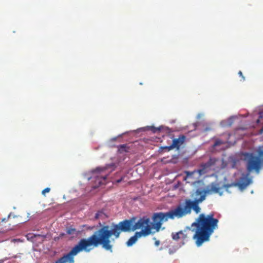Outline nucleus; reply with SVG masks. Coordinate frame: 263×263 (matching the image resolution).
Here are the masks:
<instances>
[{
    "instance_id": "nucleus-1",
    "label": "nucleus",
    "mask_w": 263,
    "mask_h": 263,
    "mask_svg": "<svg viewBox=\"0 0 263 263\" xmlns=\"http://www.w3.org/2000/svg\"><path fill=\"white\" fill-rule=\"evenodd\" d=\"M134 220H137L136 217L123 220L118 223L112 222L110 226H104L88 238L81 239L90 251L101 245L103 249L112 253L115 239L120 237L121 232L135 231L133 229Z\"/></svg>"
},
{
    "instance_id": "nucleus-2",
    "label": "nucleus",
    "mask_w": 263,
    "mask_h": 263,
    "mask_svg": "<svg viewBox=\"0 0 263 263\" xmlns=\"http://www.w3.org/2000/svg\"><path fill=\"white\" fill-rule=\"evenodd\" d=\"M257 152V156L250 153H246L244 154L247 173L246 174H242L238 182L224 184L222 187L226 191L229 192L228 189L232 186H238L240 191H243L252 183V178L249 177L250 173L255 171L258 174L261 168L263 167V146L259 147Z\"/></svg>"
},
{
    "instance_id": "nucleus-3",
    "label": "nucleus",
    "mask_w": 263,
    "mask_h": 263,
    "mask_svg": "<svg viewBox=\"0 0 263 263\" xmlns=\"http://www.w3.org/2000/svg\"><path fill=\"white\" fill-rule=\"evenodd\" d=\"M218 220L214 218L213 214H210L206 216L204 214L199 215L196 221L193 222L192 227H196V229H193L195 233L193 238L196 240L197 247H200L205 241H208L210 237L214 230L218 228Z\"/></svg>"
},
{
    "instance_id": "nucleus-4",
    "label": "nucleus",
    "mask_w": 263,
    "mask_h": 263,
    "mask_svg": "<svg viewBox=\"0 0 263 263\" xmlns=\"http://www.w3.org/2000/svg\"><path fill=\"white\" fill-rule=\"evenodd\" d=\"M192 196L194 198V200L185 199L182 204H179L176 207L178 218L190 214L192 209L196 214L200 212L199 204L205 200V193H203L202 189L199 188L196 190Z\"/></svg>"
},
{
    "instance_id": "nucleus-5",
    "label": "nucleus",
    "mask_w": 263,
    "mask_h": 263,
    "mask_svg": "<svg viewBox=\"0 0 263 263\" xmlns=\"http://www.w3.org/2000/svg\"><path fill=\"white\" fill-rule=\"evenodd\" d=\"M116 165L114 163L106 164L104 166H99L92 170V176L86 178L88 180H91L92 188L96 189L102 184H104L109 174L115 170Z\"/></svg>"
},
{
    "instance_id": "nucleus-6",
    "label": "nucleus",
    "mask_w": 263,
    "mask_h": 263,
    "mask_svg": "<svg viewBox=\"0 0 263 263\" xmlns=\"http://www.w3.org/2000/svg\"><path fill=\"white\" fill-rule=\"evenodd\" d=\"M175 218H178L175 209L165 213H155L152 218L153 220V222H151L152 229H155L156 232H159L163 222L167 221L169 219H174Z\"/></svg>"
},
{
    "instance_id": "nucleus-7",
    "label": "nucleus",
    "mask_w": 263,
    "mask_h": 263,
    "mask_svg": "<svg viewBox=\"0 0 263 263\" xmlns=\"http://www.w3.org/2000/svg\"><path fill=\"white\" fill-rule=\"evenodd\" d=\"M83 251L88 253L90 252V249H87L81 239H80L69 253L64 254L54 263H74V256Z\"/></svg>"
},
{
    "instance_id": "nucleus-8",
    "label": "nucleus",
    "mask_w": 263,
    "mask_h": 263,
    "mask_svg": "<svg viewBox=\"0 0 263 263\" xmlns=\"http://www.w3.org/2000/svg\"><path fill=\"white\" fill-rule=\"evenodd\" d=\"M133 229L135 231L141 229L139 232H144L143 234H142L143 237L150 235L153 229L150 218L146 216H144L140 218L137 221L134 220Z\"/></svg>"
},
{
    "instance_id": "nucleus-9",
    "label": "nucleus",
    "mask_w": 263,
    "mask_h": 263,
    "mask_svg": "<svg viewBox=\"0 0 263 263\" xmlns=\"http://www.w3.org/2000/svg\"><path fill=\"white\" fill-rule=\"evenodd\" d=\"M218 161V159L214 158H210L208 162L202 163L200 165V168L197 170L199 176L206 174L212 168L214 169V166Z\"/></svg>"
},
{
    "instance_id": "nucleus-10",
    "label": "nucleus",
    "mask_w": 263,
    "mask_h": 263,
    "mask_svg": "<svg viewBox=\"0 0 263 263\" xmlns=\"http://www.w3.org/2000/svg\"><path fill=\"white\" fill-rule=\"evenodd\" d=\"M203 193H205V198L207 194H211L212 193H217L220 196L222 195V192L220 191V188L218 186V185L216 183H212L211 188L207 190L202 189Z\"/></svg>"
},
{
    "instance_id": "nucleus-11",
    "label": "nucleus",
    "mask_w": 263,
    "mask_h": 263,
    "mask_svg": "<svg viewBox=\"0 0 263 263\" xmlns=\"http://www.w3.org/2000/svg\"><path fill=\"white\" fill-rule=\"evenodd\" d=\"M185 140V136L183 135H180L178 138H174L171 144V148H176L178 150L179 149L180 146L184 142Z\"/></svg>"
},
{
    "instance_id": "nucleus-12",
    "label": "nucleus",
    "mask_w": 263,
    "mask_h": 263,
    "mask_svg": "<svg viewBox=\"0 0 263 263\" xmlns=\"http://www.w3.org/2000/svg\"><path fill=\"white\" fill-rule=\"evenodd\" d=\"M144 232H136L135 234L132 236L126 242V245L127 247H131L134 243L136 242L138 239L143 237L142 234H143Z\"/></svg>"
},
{
    "instance_id": "nucleus-13",
    "label": "nucleus",
    "mask_w": 263,
    "mask_h": 263,
    "mask_svg": "<svg viewBox=\"0 0 263 263\" xmlns=\"http://www.w3.org/2000/svg\"><path fill=\"white\" fill-rule=\"evenodd\" d=\"M236 117L235 116H231L228 120H223L220 122V124L222 126H231L233 123L234 120Z\"/></svg>"
},
{
    "instance_id": "nucleus-14",
    "label": "nucleus",
    "mask_w": 263,
    "mask_h": 263,
    "mask_svg": "<svg viewBox=\"0 0 263 263\" xmlns=\"http://www.w3.org/2000/svg\"><path fill=\"white\" fill-rule=\"evenodd\" d=\"M198 173L197 170H194V171L190 172V171H185V174H186V176L185 178V179H190L192 178L193 175L196 174Z\"/></svg>"
},
{
    "instance_id": "nucleus-15",
    "label": "nucleus",
    "mask_w": 263,
    "mask_h": 263,
    "mask_svg": "<svg viewBox=\"0 0 263 263\" xmlns=\"http://www.w3.org/2000/svg\"><path fill=\"white\" fill-rule=\"evenodd\" d=\"M128 147L126 144L120 145L118 147V151L120 153L127 152Z\"/></svg>"
},
{
    "instance_id": "nucleus-16",
    "label": "nucleus",
    "mask_w": 263,
    "mask_h": 263,
    "mask_svg": "<svg viewBox=\"0 0 263 263\" xmlns=\"http://www.w3.org/2000/svg\"><path fill=\"white\" fill-rule=\"evenodd\" d=\"M36 236H42L44 238H45L46 237V236L45 235H40V234H28L27 235H26V237L27 238L28 240H32L33 239V238L36 237Z\"/></svg>"
},
{
    "instance_id": "nucleus-17",
    "label": "nucleus",
    "mask_w": 263,
    "mask_h": 263,
    "mask_svg": "<svg viewBox=\"0 0 263 263\" xmlns=\"http://www.w3.org/2000/svg\"><path fill=\"white\" fill-rule=\"evenodd\" d=\"M180 234H182V231H180L176 233H173L172 234V238L175 240H178V239H180Z\"/></svg>"
},
{
    "instance_id": "nucleus-18",
    "label": "nucleus",
    "mask_w": 263,
    "mask_h": 263,
    "mask_svg": "<svg viewBox=\"0 0 263 263\" xmlns=\"http://www.w3.org/2000/svg\"><path fill=\"white\" fill-rule=\"evenodd\" d=\"M147 128L149 129V130H152L153 133H156L157 132H159L161 129V126H160L159 127H155L154 126H147Z\"/></svg>"
},
{
    "instance_id": "nucleus-19",
    "label": "nucleus",
    "mask_w": 263,
    "mask_h": 263,
    "mask_svg": "<svg viewBox=\"0 0 263 263\" xmlns=\"http://www.w3.org/2000/svg\"><path fill=\"white\" fill-rule=\"evenodd\" d=\"M231 161L232 162V168H235V166H236V164H237V163L238 162V160L236 158H234V157H233V158H231Z\"/></svg>"
},
{
    "instance_id": "nucleus-20",
    "label": "nucleus",
    "mask_w": 263,
    "mask_h": 263,
    "mask_svg": "<svg viewBox=\"0 0 263 263\" xmlns=\"http://www.w3.org/2000/svg\"><path fill=\"white\" fill-rule=\"evenodd\" d=\"M76 231V229H73V228H68L67 231H66V232L68 234H69V235H72V234H74L75 232Z\"/></svg>"
},
{
    "instance_id": "nucleus-21",
    "label": "nucleus",
    "mask_w": 263,
    "mask_h": 263,
    "mask_svg": "<svg viewBox=\"0 0 263 263\" xmlns=\"http://www.w3.org/2000/svg\"><path fill=\"white\" fill-rule=\"evenodd\" d=\"M223 142L219 140V139H217L215 141L214 144V146H219L222 144H223Z\"/></svg>"
},
{
    "instance_id": "nucleus-22",
    "label": "nucleus",
    "mask_w": 263,
    "mask_h": 263,
    "mask_svg": "<svg viewBox=\"0 0 263 263\" xmlns=\"http://www.w3.org/2000/svg\"><path fill=\"white\" fill-rule=\"evenodd\" d=\"M11 242H13V243H16V242H23V240L22 239H21L20 238H17V239H12L11 240Z\"/></svg>"
},
{
    "instance_id": "nucleus-23",
    "label": "nucleus",
    "mask_w": 263,
    "mask_h": 263,
    "mask_svg": "<svg viewBox=\"0 0 263 263\" xmlns=\"http://www.w3.org/2000/svg\"><path fill=\"white\" fill-rule=\"evenodd\" d=\"M50 191V189L49 187H46V189H45L44 190H43L42 192V194L44 195H45V193H48Z\"/></svg>"
},
{
    "instance_id": "nucleus-24",
    "label": "nucleus",
    "mask_w": 263,
    "mask_h": 263,
    "mask_svg": "<svg viewBox=\"0 0 263 263\" xmlns=\"http://www.w3.org/2000/svg\"><path fill=\"white\" fill-rule=\"evenodd\" d=\"M187 238V236L186 234H184V233L182 232V234L180 235V239H182L183 241L186 239Z\"/></svg>"
},
{
    "instance_id": "nucleus-25",
    "label": "nucleus",
    "mask_w": 263,
    "mask_h": 263,
    "mask_svg": "<svg viewBox=\"0 0 263 263\" xmlns=\"http://www.w3.org/2000/svg\"><path fill=\"white\" fill-rule=\"evenodd\" d=\"M171 145H170V146H163V147H161V148H162V149H166L167 150V151H170V150L173 149L174 148H171Z\"/></svg>"
},
{
    "instance_id": "nucleus-26",
    "label": "nucleus",
    "mask_w": 263,
    "mask_h": 263,
    "mask_svg": "<svg viewBox=\"0 0 263 263\" xmlns=\"http://www.w3.org/2000/svg\"><path fill=\"white\" fill-rule=\"evenodd\" d=\"M11 215H12V213H10V214H9L8 216V218H4V219H2V221H6V220H7V219H8L10 217V216H11Z\"/></svg>"
},
{
    "instance_id": "nucleus-27",
    "label": "nucleus",
    "mask_w": 263,
    "mask_h": 263,
    "mask_svg": "<svg viewBox=\"0 0 263 263\" xmlns=\"http://www.w3.org/2000/svg\"><path fill=\"white\" fill-rule=\"evenodd\" d=\"M238 74H239V76H240V77H241L242 78L243 80H245V77L243 76L242 73V72L241 71H239L238 72Z\"/></svg>"
},
{
    "instance_id": "nucleus-28",
    "label": "nucleus",
    "mask_w": 263,
    "mask_h": 263,
    "mask_svg": "<svg viewBox=\"0 0 263 263\" xmlns=\"http://www.w3.org/2000/svg\"><path fill=\"white\" fill-rule=\"evenodd\" d=\"M259 118H263V111H260L259 112Z\"/></svg>"
},
{
    "instance_id": "nucleus-29",
    "label": "nucleus",
    "mask_w": 263,
    "mask_h": 263,
    "mask_svg": "<svg viewBox=\"0 0 263 263\" xmlns=\"http://www.w3.org/2000/svg\"><path fill=\"white\" fill-rule=\"evenodd\" d=\"M160 243V242L159 240H156L155 242V245L156 246H158Z\"/></svg>"
},
{
    "instance_id": "nucleus-30",
    "label": "nucleus",
    "mask_w": 263,
    "mask_h": 263,
    "mask_svg": "<svg viewBox=\"0 0 263 263\" xmlns=\"http://www.w3.org/2000/svg\"><path fill=\"white\" fill-rule=\"evenodd\" d=\"M123 179V178L122 177L120 179L117 180L116 181H117V183H120V182H121L122 181Z\"/></svg>"
},
{
    "instance_id": "nucleus-31",
    "label": "nucleus",
    "mask_w": 263,
    "mask_h": 263,
    "mask_svg": "<svg viewBox=\"0 0 263 263\" xmlns=\"http://www.w3.org/2000/svg\"><path fill=\"white\" fill-rule=\"evenodd\" d=\"M201 116H202V115L201 114H198L197 118L198 119H200L201 118Z\"/></svg>"
},
{
    "instance_id": "nucleus-32",
    "label": "nucleus",
    "mask_w": 263,
    "mask_h": 263,
    "mask_svg": "<svg viewBox=\"0 0 263 263\" xmlns=\"http://www.w3.org/2000/svg\"><path fill=\"white\" fill-rule=\"evenodd\" d=\"M169 253H170V254L173 253V252H172V251H171V249H170V250H169Z\"/></svg>"
},
{
    "instance_id": "nucleus-33",
    "label": "nucleus",
    "mask_w": 263,
    "mask_h": 263,
    "mask_svg": "<svg viewBox=\"0 0 263 263\" xmlns=\"http://www.w3.org/2000/svg\"><path fill=\"white\" fill-rule=\"evenodd\" d=\"M117 139V138H114L112 139V140L115 141Z\"/></svg>"
},
{
    "instance_id": "nucleus-34",
    "label": "nucleus",
    "mask_w": 263,
    "mask_h": 263,
    "mask_svg": "<svg viewBox=\"0 0 263 263\" xmlns=\"http://www.w3.org/2000/svg\"><path fill=\"white\" fill-rule=\"evenodd\" d=\"M98 214H96V218H98Z\"/></svg>"
},
{
    "instance_id": "nucleus-35",
    "label": "nucleus",
    "mask_w": 263,
    "mask_h": 263,
    "mask_svg": "<svg viewBox=\"0 0 263 263\" xmlns=\"http://www.w3.org/2000/svg\"><path fill=\"white\" fill-rule=\"evenodd\" d=\"M256 122H257V123H258L260 122L259 121V119H258Z\"/></svg>"
},
{
    "instance_id": "nucleus-36",
    "label": "nucleus",
    "mask_w": 263,
    "mask_h": 263,
    "mask_svg": "<svg viewBox=\"0 0 263 263\" xmlns=\"http://www.w3.org/2000/svg\"><path fill=\"white\" fill-rule=\"evenodd\" d=\"M12 216H13V217H16V216L14 215H12Z\"/></svg>"
},
{
    "instance_id": "nucleus-37",
    "label": "nucleus",
    "mask_w": 263,
    "mask_h": 263,
    "mask_svg": "<svg viewBox=\"0 0 263 263\" xmlns=\"http://www.w3.org/2000/svg\"><path fill=\"white\" fill-rule=\"evenodd\" d=\"M12 216H13V217H16V216L14 215H12Z\"/></svg>"
},
{
    "instance_id": "nucleus-38",
    "label": "nucleus",
    "mask_w": 263,
    "mask_h": 263,
    "mask_svg": "<svg viewBox=\"0 0 263 263\" xmlns=\"http://www.w3.org/2000/svg\"><path fill=\"white\" fill-rule=\"evenodd\" d=\"M261 131L263 132V128L261 129Z\"/></svg>"
}]
</instances>
